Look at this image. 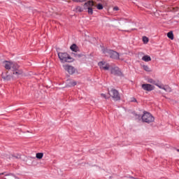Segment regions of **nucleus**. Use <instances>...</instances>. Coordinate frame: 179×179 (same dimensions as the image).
<instances>
[{
    "label": "nucleus",
    "mask_w": 179,
    "mask_h": 179,
    "mask_svg": "<svg viewBox=\"0 0 179 179\" xmlns=\"http://www.w3.org/2000/svg\"><path fill=\"white\" fill-rule=\"evenodd\" d=\"M103 53L105 54L107 57L113 58V59H120V53L108 49H103Z\"/></svg>",
    "instance_id": "nucleus-1"
},
{
    "label": "nucleus",
    "mask_w": 179,
    "mask_h": 179,
    "mask_svg": "<svg viewBox=\"0 0 179 179\" xmlns=\"http://www.w3.org/2000/svg\"><path fill=\"white\" fill-rule=\"evenodd\" d=\"M3 65L5 69H6L7 71H9L10 69L13 71V69H19L20 68L17 63H15L13 62L6 61V62H3Z\"/></svg>",
    "instance_id": "nucleus-2"
},
{
    "label": "nucleus",
    "mask_w": 179,
    "mask_h": 179,
    "mask_svg": "<svg viewBox=\"0 0 179 179\" xmlns=\"http://www.w3.org/2000/svg\"><path fill=\"white\" fill-rule=\"evenodd\" d=\"M142 121L147 124H152V122H155V117L148 112H144L142 116Z\"/></svg>",
    "instance_id": "nucleus-3"
},
{
    "label": "nucleus",
    "mask_w": 179,
    "mask_h": 179,
    "mask_svg": "<svg viewBox=\"0 0 179 179\" xmlns=\"http://www.w3.org/2000/svg\"><path fill=\"white\" fill-rule=\"evenodd\" d=\"M58 57L59 58L61 62L63 63L71 62V59H72L71 56H69V55H68L66 52H59Z\"/></svg>",
    "instance_id": "nucleus-4"
},
{
    "label": "nucleus",
    "mask_w": 179,
    "mask_h": 179,
    "mask_svg": "<svg viewBox=\"0 0 179 179\" xmlns=\"http://www.w3.org/2000/svg\"><path fill=\"white\" fill-rule=\"evenodd\" d=\"M93 6H94V2L90 0L85 3L84 9H87V12L90 15H93Z\"/></svg>",
    "instance_id": "nucleus-5"
},
{
    "label": "nucleus",
    "mask_w": 179,
    "mask_h": 179,
    "mask_svg": "<svg viewBox=\"0 0 179 179\" xmlns=\"http://www.w3.org/2000/svg\"><path fill=\"white\" fill-rule=\"evenodd\" d=\"M109 96L113 99L115 101H118L121 100V96H120V92L115 89H112L109 92Z\"/></svg>",
    "instance_id": "nucleus-6"
},
{
    "label": "nucleus",
    "mask_w": 179,
    "mask_h": 179,
    "mask_svg": "<svg viewBox=\"0 0 179 179\" xmlns=\"http://www.w3.org/2000/svg\"><path fill=\"white\" fill-rule=\"evenodd\" d=\"M63 68L64 71H66V72H68L70 75H73V73H75L76 69L74 66L64 64L63 65Z\"/></svg>",
    "instance_id": "nucleus-7"
},
{
    "label": "nucleus",
    "mask_w": 179,
    "mask_h": 179,
    "mask_svg": "<svg viewBox=\"0 0 179 179\" xmlns=\"http://www.w3.org/2000/svg\"><path fill=\"white\" fill-rule=\"evenodd\" d=\"M1 78L3 80H6L7 82L14 79L13 74H10L8 71L2 73Z\"/></svg>",
    "instance_id": "nucleus-8"
},
{
    "label": "nucleus",
    "mask_w": 179,
    "mask_h": 179,
    "mask_svg": "<svg viewBox=\"0 0 179 179\" xmlns=\"http://www.w3.org/2000/svg\"><path fill=\"white\" fill-rule=\"evenodd\" d=\"M98 65L100 69H103V71H108L110 69V64L106 62H100Z\"/></svg>",
    "instance_id": "nucleus-9"
},
{
    "label": "nucleus",
    "mask_w": 179,
    "mask_h": 179,
    "mask_svg": "<svg viewBox=\"0 0 179 179\" xmlns=\"http://www.w3.org/2000/svg\"><path fill=\"white\" fill-rule=\"evenodd\" d=\"M22 73L23 71L22 70H19V69H13L12 73L13 79H17V78L22 75Z\"/></svg>",
    "instance_id": "nucleus-10"
},
{
    "label": "nucleus",
    "mask_w": 179,
    "mask_h": 179,
    "mask_svg": "<svg viewBox=\"0 0 179 179\" xmlns=\"http://www.w3.org/2000/svg\"><path fill=\"white\" fill-rule=\"evenodd\" d=\"M142 89H143V90H146L147 92H152V90H155V86L150 84H143Z\"/></svg>",
    "instance_id": "nucleus-11"
},
{
    "label": "nucleus",
    "mask_w": 179,
    "mask_h": 179,
    "mask_svg": "<svg viewBox=\"0 0 179 179\" xmlns=\"http://www.w3.org/2000/svg\"><path fill=\"white\" fill-rule=\"evenodd\" d=\"M110 73H112V75H116L117 76H121V75H122L121 70H120L118 67L111 69Z\"/></svg>",
    "instance_id": "nucleus-12"
},
{
    "label": "nucleus",
    "mask_w": 179,
    "mask_h": 179,
    "mask_svg": "<svg viewBox=\"0 0 179 179\" xmlns=\"http://www.w3.org/2000/svg\"><path fill=\"white\" fill-rule=\"evenodd\" d=\"M155 86H157L159 89H162V90H164L165 92H171V87H170L169 85H159V84H155Z\"/></svg>",
    "instance_id": "nucleus-13"
},
{
    "label": "nucleus",
    "mask_w": 179,
    "mask_h": 179,
    "mask_svg": "<svg viewBox=\"0 0 179 179\" xmlns=\"http://www.w3.org/2000/svg\"><path fill=\"white\" fill-rule=\"evenodd\" d=\"M66 85L67 87H72L73 86H76L77 83L73 80H67Z\"/></svg>",
    "instance_id": "nucleus-14"
},
{
    "label": "nucleus",
    "mask_w": 179,
    "mask_h": 179,
    "mask_svg": "<svg viewBox=\"0 0 179 179\" xmlns=\"http://www.w3.org/2000/svg\"><path fill=\"white\" fill-rule=\"evenodd\" d=\"M70 49L71 50V51H73L74 52H78V51H79V48L78 47V45H76V44H73L70 47Z\"/></svg>",
    "instance_id": "nucleus-15"
},
{
    "label": "nucleus",
    "mask_w": 179,
    "mask_h": 179,
    "mask_svg": "<svg viewBox=\"0 0 179 179\" xmlns=\"http://www.w3.org/2000/svg\"><path fill=\"white\" fill-rule=\"evenodd\" d=\"M143 61H145V62H149L150 61H152V58L149 55H144L142 57Z\"/></svg>",
    "instance_id": "nucleus-16"
},
{
    "label": "nucleus",
    "mask_w": 179,
    "mask_h": 179,
    "mask_svg": "<svg viewBox=\"0 0 179 179\" xmlns=\"http://www.w3.org/2000/svg\"><path fill=\"white\" fill-rule=\"evenodd\" d=\"M167 37L170 38L171 40H174V34H173V31H170L167 34Z\"/></svg>",
    "instance_id": "nucleus-17"
},
{
    "label": "nucleus",
    "mask_w": 179,
    "mask_h": 179,
    "mask_svg": "<svg viewBox=\"0 0 179 179\" xmlns=\"http://www.w3.org/2000/svg\"><path fill=\"white\" fill-rule=\"evenodd\" d=\"M43 156H44V154H43V152H38V153H36V159H43Z\"/></svg>",
    "instance_id": "nucleus-18"
},
{
    "label": "nucleus",
    "mask_w": 179,
    "mask_h": 179,
    "mask_svg": "<svg viewBox=\"0 0 179 179\" xmlns=\"http://www.w3.org/2000/svg\"><path fill=\"white\" fill-rule=\"evenodd\" d=\"M143 69H144V71H145L146 72H150V68H149L148 66L144 65L143 66Z\"/></svg>",
    "instance_id": "nucleus-19"
},
{
    "label": "nucleus",
    "mask_w": 179,
    "mask_h": 179,
    "mask_svg": "<svg viewBox=\"0 0 179 179\" xmlns=\"http://www.w3.org/2000/svg\"><path fill=\"white\" fill-rule=\"evenodd\" d=\"M103 4L99 3L96 5V8L99 9V10H101L103 9Z\"/></svg>",
    "instance_id": "nucleus-20"
},
{
    "label": "nucleus",
    "mask_w": 179,
    "mask_h": 179,
    "mask_svg": "<svg viewBox=\"0 0 179 179\" xmlns=\"http://www.w3.org/2000/svg\"><path fill=\"white\" fill-rule=\"evenodd\" d=\"M143 43H149V38H148V37H146V36H143Z\"/></svg>",
    "instance_id": "nucleus-21"
},
{
    "label": "nucleus",
    "mask_w": 179,
    "mask_h": 179,
    "mask_svg": "<svg viewBox=\"0 0 179 179\" xmlns=\"http://www.w3.org/2000/svg\"><path fill=\"white\" fill-rule=\"evenodd\" d=\"M148 83H152V85H157L156 81H155V80L152 78L148 80Z\"/></svg>",
    "instance_id": "nucleus-22"
},
{
    "label": "nucleus",
    "mask_w": 179,
    "mask_h": 179,
    "mask_svg": "<svg viewBox=\"0 0 179 179\" xmlns=\"http://www.w3.org/2000/svg\"><path fill=\"white\" fill-rule=\"evenodd\" d=\"M67 2L69 1V0H66ZM73 2H85L87 0H72Z\"/></svg>",
    "instance_id": "nucleus-23"
},
{
    "label": "nucleus",
    "mask_w": 179,
    "mask_h": 179,
    "mask_svg": "<svg viewBox=\"0 0 179 179\" xmlns=\"http://www.w3.org/2000/svg\"><path fill=\"white\" fill-rule=\"evenodd\" d=\"M101 97L106 99H108V97H107V95H106V94H101Z\"/></svg>",
    "instance_id": "nucleus-24"
},
{
    "label": "nucleus",
    "mask_w": 179,
    "mask_h": 179,
    "mask_svg": "<svg viewBox=\"0 0 179 179\" xmlns=\"http://www.w3.org/2000/svg\"><path fill=\"white\" fill-rule=\"evenodd\" d=\"M8 159H17V157L13 156V155H10L9 157H8Z\"/></svg>",
    "instance_id": "nucleus-25"
},
{
    "label": "nucleus",
    "mask_w": 179,
    "mask_h": 179,
    "mask_svg": "<svg viewBox=\"0 0 179 179\" xmlns=\"http://www.w3.org/2000/svg\"><path fill=\"white\" fill-rule=\"evenodd\" d=\"M113 10H120V8H118V6H115L113 8Z\"/></svg>",
    "instance_id": "nucleus-26"
},
{
    "label": "nucleus",
    "mask_w": 179,
    "mask_h": 179,
    "mask_svg": "<svg viewBox=\"0 0 179 179\" xmlns=\"http://www.w3.org/2000/svg\"><path fill=\"white\" fill-rule=\"evenodd\" d=\"M78 57H82V55H78Z\"/></svg>",
    "instance_id": "nucleus-27"
},
{
    "label": "nucleus",
    "mask_w": 179,
    "mask_h": 179,
    "mask_svg": "<svg viewBox=\"0 0 179 179\" xmlns=\"http://www.w3.org/2000/svg\"><path fill=\"white\" fill-rule=\"evenodd\" d=\"M0 176H3V173H0Z\"/></svg>",
    "instance_id": "nucleus-28"
},
{
    "label": "nucleus",
    "mask_w": 179,
    "mask_h": 179,
    "mask_svg": "<svg viewBox=\"0 0 179 179\" xmlns=\"http://www.w3.org/2000/svg\"><path fill=\"white\" fill-rule=\"evenodd\" d=\"M177 152H179V149L177 150Z\"/></svg>",
    "instance_id": "nucleus-29"
}]
</instances>
